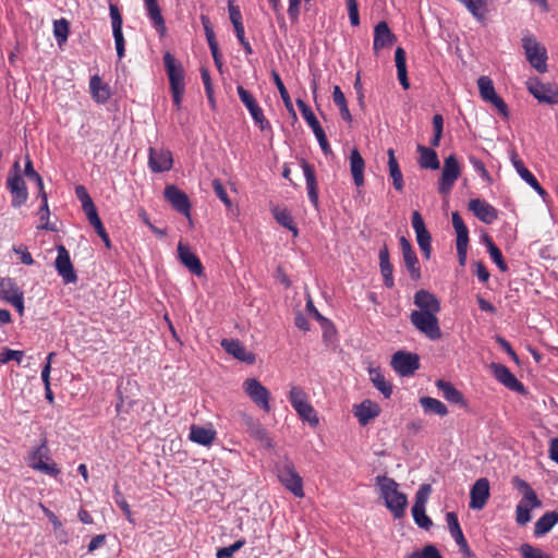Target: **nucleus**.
<instances>
[{
  "label": "nucleus",
  "mask_w": 558,
  "mask_h": 558,
  "mask_svg": "<svg viewBox=\"0 0 558 558\" xmlns=\"http://www.w3.org/2000/svg\"><path fill=\"white\" fill-rule=\"evenodd\" d=\"M376 484L380 489V496L384 498L386 507L396 519L402 518L405 513L408 499L403 493L399 492L398 483L386 475H379L376 477Z\"/></svg>",
  "instance_id": "1"
},
{
  "label": "nucleus",
  "mask_w": 558,
  "mask_h": 558,
  "mask_svg": "<svg viewBox=\"0 0 558 558\" xmlns=\"http://www.w3.org/2000/svg\"><path fill=\"white\" fill-rule=\"evenodd\" d=\"M163 63L169 77L172 101L174 107L179 110L185 92L184 70L182 64L178 62L170 52L163 56Z\"/></svg>",
  "instance_id": "2"
},
{
  "label": "nucleus",
  "mask_w": 558,
  "mask_h": 558,
  "mask_svg": "<svg viewBox=\"0 0 558 558\" xmlns=\"http://www.w3.org/2000/svg\"><path fill=\"white\" fill-rule=\"evenodd\" d=\"M289 401L303 421L308 422L314 427L318 425L319 421L316 411L308 402L307 395L303 388L292 386L289 392Z\"/></svg>",
  "instance_id": "3"
},
{
  "label": "nucleus",
  "mask_w": 558,
  "mask_h": 558,
  "mask_svg": "<svg viewBox=\"0 0 558 558\" xmlns=\"http://www.w3.org/2000/svg\"><path fill=\"white\" fill-rule=\"evenodd\" d=\"M436 313L412 312V325L430 340H439L442 336Z\"/></svg>",
  "instance_id": "4"
},
{
  "label": "nucleus",
  "mask_w": 558,
  "mask_h": 558,
  "mask_svg": "<svg viewBox=\"0 0 558 558\" xmlns=\"http://www.w3.org/2000/svg\"><path fill=\"white\" fill-rule=\"evenodd\" d=\"M239 425L240 427L250 434L256 441H258L265 448H272V440L267 432V429L262 425V423L256 420L254 416L241 412L239 414Z\"/></svg>",
  "instance_id": "5"
},
{
  "label": "nucleus",
  "mask_w": 558,
  "mask_h": 558,
  "mask_svg": "<svg viewBox=\"0 0 558 558\" xmlns=\"http://www.w3.org/2000/svg\"><path fill=\"white\" fill-rule=\"evenodd\" d=\"M14 173H10L7 179V187L12 195V206L14 208L21 207L28 199V191L26 183L20 174V163L15 161L13 165Z\"/></svg>",
  "instance_id": "6"
},
{
  "label": "nucleus",
  "mask_w": 558,
  "mask_h": 558,
  "mask_svg": "<svg viewBox=\"0 0 558 558\" xmlns=\"http://www.w3.org/2000/svg\"><path fill=\"white\" fill-rule=\"evenodd\" d=\"M522 46L530 64L539 73H545L547 71V52L545 47L539 45L532 36L524 37L522 39Z\"/></svg>",
  "instance_id": "7"
},
{
  "label": "nucleus",
  "mask_w": 558,
  "mask_h": 558,
  "mask_svg": "<svg viewBox=\"0 0 558 558\" xmlns=\"http://www.w3.org/2000/svg\"><path fill=\"white\" fill-rule=\"evenodd\" d=\"M480 95L484 101L490 102L504 118L509 117V108L505 100L496 94L490 77L482 75L477 80Z\"/></svg>",
  "instance_id": "8"
},
{
  "label": "nucleus",
  "mask_w": 558,
  "mask_h": 558,
  "mask_svg": "<svg viewBox=\"0 0 558 558\" xmlns=\"http://www.w3.org/2000/svg\"><path fill=\"white\" fill-rule=\"evenodd\" d=\"M526 88L539 102L547 105L558 104L557 84L543 83L537 77H534L526 82Z\"/></svg>",
  "instance_id": "9"
},
{
  "label": "nucleus",
  "mask_w": 558,
  "mask_h": 558,
  "mask_svg": "<svg viewBox=\"0 0 558 558\" xmlns=\"http://www.w3.org/2000/svg\"><path fill=\"white\" fill-rule=\"evenodd\" d=\"M48 461H50L49 449L45 440L39 447L31 452L29 466L41 473L57 476L60 473V470L56 463H49Z\"/></svg>",
  "instance_id": "10"
},
{
  "label": "nucleus",
  "mask_w": 558,
  "mask_h": 558,
  "mask_svg": "<svg viewBox=\"0 0 558 558\" xmlns=\"http://www.w3.org/2000/svg\"><path fill=\"white\" fill-rule=\"evenodd\" d=\"M243 390L248 398L262 410L269 412L270 410V392L256 378H247L243 383Z\"/></svg>",
  "instance_id": "11"
},
{
  "label": "nucleus",
  "mask_w": 558,
  "mask_h": 558,
  "mask_svg": "<svg viewBox=\"0 0 558 558\" xmlns=\"http://www.w3.org/2000/svg\"><path fill=\"white\" fill-rule=\"evenodd\" d=\"M236 92H238L239 98L241 99L243 105L246 107V109L250 111L254 122L259 126V129L262 131L269 130L270 123L265 118L263 109L258 106L254 96L241 85H239L236 87Z\"/></svg>",
  "instance_id": "12"
},
{
  "label": "nucleus",
  "mask_w": 558,
  "mask_h": 558,
  "mask_svg": "<svg viewBox=\"0 0 558 558\" xmlns=\"http://www.w3.org/2000/svg\"><path fill=\"white\" fill-rule=\"evenodd\" d=\"M278 478L281 484L295 497H303V481L291 462L286 463L278 471Z\"/></svg>",
  "instance_id": "13"
},
{
  "label": "nucleus",
  "mask_w": 558,
  "mask_h": 558,
  "mask_svg": "<svg viewBox=\"0 0 558 558\" xmlns=\"http://www.w3.org/2000/svg\"><path fill=\"white\" fill-rule=\"evenodd\" d=\"M411 223L416 235V242L424 257L428 259L432 254V235L429 231L426 229L424 219L420 211L414 210L412 213Z\"/></svg>",
  "instance_id": "14"
},
{
  "label": "nucleus",
  "mask_w": 558,
  "mask_h": 558,
  "mask_svg": "<svg viewBox=\"0 0 558 558\" xmlns=\"http://www.w3.org/2000/svg\"><path fill=\"white\" fill-rule=\"evenodd\" d=\"M460 173L461 170L456 156H448L444 161V168L438 186L439 193L448 194L451 191L454 182L460 177Z\"/></svg>",
  "instance_id": "15"
},
{
  "label": "nucleus",
  "mask_w": 558,
  "mask_h": 558,
  "mask_svg": "<svg viewBox=\"0 0 558 558\" xmlns=\"http://www.w3.org/2000/svg\"><path fill=\"white\" fill-rule=\"evenodd\" d=\"M58 255L54 262V267L58 275L62 278L65 284L75 283L77 275L71 262L70 253L64 245L57 246Z\"/></svg>",
  "instance_id": "16"
},
{
  "label": "nucleus",
  "mask_w": 558,
  "mask_h": 558,
  "mask_svg": "<svg viewBox=\"0 0 558 558\" xmlns=\"http://www.w3.org/2000/svg\"><path fill=\"white\" fill-rule=\"evenodd\" d=\"M391 366L399 375L409 376L418 369L420 360L414 353L398 351L392 355Z\"/></svg>",
  "instance_id": "17"
},
{
  "label": "nucleus",
  "mask_w": 558,
  "mask_h": 558,
  "mask_svg": "<svg viewBox=\"0 0 558 558\" xmlns=\"http://www.w3.org/2000/svg\"><path fill=\"white\" fill-rule=\"evenodd\" d=\"M163 195L178 213L186 218L191 217V202L186 193L174 185H168L165 187Z\"/></svg>",
  "instance_id": "18"
},
{
  "label": "nucleus",
  "mask_w": 558,
  "mask_h": 558,
  "mask_svg": "<svg viewBox=\"0 0 558 558\" xmlns=\"http://www.w3.org/2000/svg\"><path fill=\"white\" fill-rule=\"evenodd\" d=\"M173 159L172 154L163 148H149L148 167L151 172L159 173L169 171L172 168Z\"/></svg>",
  "instance_id": "19"
},
{
  "label": "nucleus",
  "mask_w": 558,
  "mask_h": 558,
  "mask_svg": "<svg viewBox=\"0 0 558 558\" xmlns=\"http://www.w3.org/2000/svg\"><path fill=\"white\" fill-rule=\"evenodd\" d=\"M109 11L111 17L113 38L116 43L117 56L119 60H121L125 53V40L122 33L123 19L116 4H110Z\"/></svg>",
  "instance_id": "20"
},
{
  "label": "nucleus",
  "mask_w": 558,
  "mask_h": 558,
  "mask_svg": "<svg viewBox=\"0 0 558 558\" xmlns=\"http://www.w3.org/2000/svg\"><path fill=\"white\" fill-rule=\"evenodd\" d=\"M109 11L111 17L113 38L116 43L117 56L119 60H121L125 53V40L122 33L123 19L116 4H110Z\"/></svg>",
  "instance_id": "21"
},
{
  "label": "nucleus",
  "mask_w": 558,
  "mask_h": 558,
  "mask_svg": "<svg viewBox=\"0 0 558 558\" xmlns=\"http://www.w3.org/2000/svg\"><path fill=\"white\" fill-rule=\"evenodd\" d=\"M492 369L495 378L505 385L508 389L523 393L525 392V388L521 381L517 379V377L510 372V369L498 363L492 364Z\"/></svg>",
  "instance_id": "22"
},
{
  "label": "nucleus",
  "mask_w": 558,
  "mask_h": 558,
  "mask_svg": "<svg viewBox=\"0 0 558 558\" xmlns=\"http://www.w3.org/2000/svg\"><path fill=\"white\" fill-rule=\"evenodd\" d=\"M469 209L475 215L477 219L486 225L493 223L498 218L497 209L487 202L480 198L471 199L469 202Z\"/></svg>",
  "instance_id": "23"
},
{
  "label": "nucleus",
  "mask_w": 558,
  "mask_h": 558,
  "mask_svg": "<svg viewBox=\"0 0 558 558\" xmlns=\"http://www.w3.org/2000/svg\"><path fill=\"white\" fill-rule=\"evenodd\" d=\"M397 41L396 35L387 22H379L374 28L373 49L377 53L380 49L391 47Z\"/></svg>",
  "instance_id": "24"
},
{
  "label": "nucleus",
  "mask_w": 558,
  "mask_h": 558,
  "mask_svg": "<svg viewBox=\"0 0 558 558\" xmlns=\"http://www.w3.org/2000/svg\"><path fill=\"white\" fill-rule=\"evenodd\" d=\"M470 508L481 510L489 498V482L483 477L475 482L470 492Z\"/></svg>",
  "instance_id": "25"
},
{
  "label": "nucleus",
  "mask_w": 558,
  "mask_h": 558,
  "mask_svg": "<svg viewBox=\"0 0 558 558\" xmlns=\"http://www.w3.org/2000/svg\"><path fill=\"white\" fill-rule=\"evenodd\" d=\"M178 255L180 262L195 276L201 277L204 272V267L201 259L194 254L190 247L182 242L178 245Z\"/></svg>",
  "instance_id": "26"
},
{
  "label": "nucleus",
  "mask_w": 558,
  "mask_h": 558,
  "mask_svg": "<svg viewBox=\"0 0 558 558\" xmlns=\"http://www.w3.org/2000/svg\"><path fill=\"white\" fill-rule=\"evenodd\" d=\"M221 347L227 353L239 361L247 364H253L255 362V354L247 351L238 339H222Z\"/></svg>",
  "instance_id": "27"
},
{
  "label": "nucleus",
  "mask_w": 558,
  "mask_h": 558,
  "mask_svg": "<svg viewBox=\"0 0 558 558\" xmlns=\"http://www.w3.org/2000/svg\"><path fill=\"white\" fill-rule=\"evenodd\" d=\"M301 167H302L305 182H306L308 199L315 208H318V206H319L318 183L316 180L314 168L306 160H302Z\"/></svg>",
  "instance_id": "28"
},
{
  "label": "nucleus",
  "mask_w": 558,
  "mask_h": 558,
  "mask_svg": "<svg viewBox=\"0 0 558 558\" xmlns=\"http://www.w3.org/2000/svg\"><path fill=\"white\" fill-rule=\"evenodd\" d=\"M414 304L420 308L416 312L436 313L440 312V302L435 294L427 290H418L414 294Z\"/></svg>",
  "instance_id": "29"
},
{
  "label": "nucleus",
  "mask_w": 558,
  "mask_h": 558,
  "mask_svg": "<svg viewBox=\"0 0 558 558\" xmlns=\"http://www.w3.org/2000/svg\"><path fill=\"white\" fill-rule=\"evenodd\" d=\"M353 413L356 416L359 423L362 426H365L369 423L371 420L379 415L380 408L376 402L366 399L354 407Z\"/></svg>",
  "instance_id": "30"
},
{
  "label": "nucleus",
  "mask_w": 558,
  "mask_h": 558,
  "mask_svg": "<svg viewBox=\"0 0 558 558\" xmlns=\"http://www.w3.org/2000/svg\"><path fill=\"white\" fill-rule=\"evenodd\" d=\"M511 161L519 175L539 195H545L546 191L541 186L534 174L524 166L517 153H512Z\"/></svg>",
  "instance_id": "31"
},
{
  "label": "nucleus",
  "mask_w": 558,
  "mask_h": 558,
  "mask_svg": "<svg viewBox=\"0 0 558 558\" xmlns=\"http://www.w3.org/2000/svg\"><path fill=\"white\" fill-rule=\"evenodd\" d=\"M436 387L441 391L442 397L450 403L466 407L463 395L449 381L438 379Z\"/></svg>",
  "instance_id": "32"
},
{
  "label": "nucleus",
  "mask_w": 558,
  "mask_h": 558,
  "mask_svg": "<svg viewBox=\"0 0 558 558\" xmlns=\"http://www.w3.org/2000/svg\"><path fill=\"white\" fill-rule=\"evenodd\" d=\"M147 14L157 32L163 36L167 27L157 0H144Z\"/></svg>",
  "instance_id": "33"
},
{
  "label": "nucleus",
  "mask_w": 558,
  "mask_h": 558,
  "mask_svg": "<svg viewBox=\"0 0 558 558\" xmlns=\"http://www.w3.org/2000/svg\"><path fill=\"white\" fill-rule=\"evenodd\" d=\"M147 14L157 32L163 36L167 27L157 0H144Z\"/></svg>",
  "instance_id": "34"
},
{
  "label": "nucleus",
  "mask_w": 558,
  "mask_h": 558,
  "mask_svg": "<svg viewBox=\"0 0 558 558\" xmlns=\"http://www.w3.org/2000/svg\"><path fill=\"white\" fill-rule=\"evenodd\" d=\"M364 168L365 161L360 151L354 148L350 154V170L356 186L364 184Z\"/></svg>",
  "instance_id": "35"
},
{
  "label": "nucleus",
  "mask_w": 558,
  "mask_h": 558,
  "mask_svg": "<svg viewBox=\"0 0 558 558\" xmlns=\"http://www.w3.org/2000/svg\"><path fill=\"white\" fill-rule=\"evenodd\" d=\"M558 523V507L545 512L535 523L534 535L536 537L547 534Z\"/></svg>",
  "instance_id": "36"
},
{
  "label": "nucleus",
  "mask_w": 558,
  "mask_h": 558,
  "mask_svg": "<svg viewBox=\"0 0 558 558\" xmlns=\"http://www.w3.org/2000/svg\"><path fill=\"white\" fill-rule=\"evenodd\" d=\"M452 226L457 233L456 247L462 251L469 244V229L458 211L452 213Z\"/></svg>",
  "instance_id": "37"
},
{
  "label": "nucleus",
  "mask_w": 558,
  "mask_h": 558,
  "mask_svg": "<svg viewBox=\"0 0 558 558\" xmlns=\"http://www.w3.org/2000/svg\"><path fill=\"white\" fill-rule=\"evenodd\" d=\"M378 257H379L380 272L384 278V284L387 288H392L395 286V280H393V276H392L393 267L389 259V251H388L387 246H384L383 248L379 250Z\"/></svg>",
  "instance_id": "38"
},
{
  "label": "nucleus",
  "mask_w": 558,
  "mask_h": 558,
  "mask_svg": "<svg viewBox=\"0 0 558 558\" xmlns=\"http://www.w3.org/2000/svg\"><path fill=\"white\" fill-rule=\"evenodd\" d=\"M89 89L93 99L98 104H105L110 98V89L104 84L98 75H93L89 80Z\"/></svg>",
  "instance_id": "39"
},
{
  "label": "nucleus",
  "mask_w": 558,
  "mask_h": 558,
  "mask_svg": "<svg viewBox=\"0 0 558 558\" xmlns=\"http://www.w3.org/2000/svg\"><path fill=\"white\" fill-rule=\"evenodd\" d=\"M23 291L19 288L14 279L12 278H2L0 280V298L11 303L16 298L23 296Z\"/></svg>",
  "instance_id": "40"
},
{
  "label": "nucleus",
  "mask_w": 558,
  "mask_h": 558,
  "mask_svg": "<svg viewBox=\"0 0 558 558\" xmlns=\"http://www.w3.org/2000/svg\"><path fill=\"white\" fill-rule=\"evenodd\" d=\"M417 153L420 154L418 165L423 169L437 170L440 166L437 153L423 145H417Z\"/></svg>",
  "instance_id": "41"
},
{
  "label": "nucleus",
  "mask_w": 558,
  "mask_h": 558,
  "mask_svg": "<svg viewBox=\"0 0 558 558\" xmlns=\"http://www.w3.org/2000/svg\"><path fill=\"white\" fill-rule=\"evenodd\" d=\"M368 374L375 388L378 389L385 398H390L392 393V386L388 380H386L381 369L379 367H369Z\"/></svg>",
  "instance_id": "42"
},
{
  "label": "nucleus",
  "mask_w": 558,
  "mask_h": 558,
  "mask_svg": "<svg viewBox=\"0 0 558 558\" xmlns=\"http://www.w3.org/2000/svg\"><path fill=\"white\" fill-rule=\"evenodd\" d=\"M216 437L213 428H205L198 425H192L190 428V439L202 446H209Z\"/></svg>",
  "instance_id": "43"
},
{
  "label": "nucleus",
  "mask_w": 558,
  "mask_h": 558,
  "mask_svg": "<svg viewBox=\"0 0 558 558\" xmlns=\"http://www.w3.org/2000/svg\"><path fill=\"white\" fill-rule=\"evenodd\" d=\"M395 61L397 68L398 80L404 89H409L410 83L407 71V53L403 48L398 47L395 51Z\"/></svg>",
  "instance_id": "44"
},
{
  "label": "nucleus",
  "mask_w": 558,
  "mask_h": 558,
  "mask_svg": "<svg viewBox=\"0 0 558 558\" xmlns=\"http://www.w3.org/2000/svg\"><path fill=\"white\" fill-rule=\"evenodd\" d=\"M388 155V168H389V175L392 179L393 187L397 191L403 190V175L400 170L398 160L395 156V150L392 148H389L387 151Z\"/></svg>",
  "instance_id": "45"
},
{
  "label": "nucleus",
  "mask_w": 558,
  "mask_h": 558,
  "mask_svg": "<svg viewBox=\"0 0 558 558\" xmlns=\"http://www.w3.org/2000/svg\"><path fill=\"white\" fill-rule=\"evenodd\" d=\"M512 485L522 494L521 501H530L533 505H542V501L538 499L536 493L526 481L514 476L512 478Z\"/></svg>",
  "instance_id": "46"
},
{
  "label": "nucleus",
  "mask_w": 558,
  "mask_h": 558,
  "mask_svg": "<svg viewBox=\"0 0 558 558\" xmlns=\"http://www.w3.org/2000/svg\"><path fill=\"white\" fill-rule=\"evenodd\" d=\"M420 404L424 412L427 414H437L439 416H446L448 414L447 407L438 399L432 397H422Z\"/></svg>",
  "instance_id": "47"
},
{
  "label": "nucleus",
  "mask_w": 558,
  "mask_h": 558,
  "mask_svg": "<svg viewBox=\"0 0 558 558\" xmlns=\"http://www.w3.org/2000/svg\"><path fill=\"white\" fill-rule=\"evenodd\" d=\"M271 77H272V81H274L276 87L278 88V92L280 94V97L284 104L287 111L289 113H291L293 117H295V110L293 108L291 97H290L279 73L276 70L271 71Z\"/></svg>",
  "instance_id": "48"
},
{
  "label": "nucleus",
  "mask_w": 558,
  "mask_h": 558,
  "mask_svg": "<svg viewBox=\"0 0 558 558\" xmlns=\"http://www.w3.org/2000/svg\"><path fill=\"white\" fill-rule=\"evenodd\" d=\"M446 522L450 532V535L456 541L457 545H463L466 542L463 532L461 530L458 517L454 512H448L446 514Z\"/></svg>",
  "instance_id": "49"
},
{
  "label": "nucleus",
  "mask_w": 558,
  "mask_h": 558,
  "mask_svg": "<svg viewBox=\"0 0 558 558\" xmlns=\"http://www.w3.org/2000/svg\"><path fill=\"white\" fill-rule=\"evenodd\" d=\"M272 215H274V218L276 219V221L280 226L292 231L294 235H298V228H296V226L293 221V218L288 209L276 207L272 210Z\"/></svg>",
  "instance_id": "50"
},
{
  "label": "nucleus",
  "mask_w": 558,
  "mask_h": 558,
  "mask_svg": "<svg viewBox=\"0 0 558 558\" xmlns=\"http://www.w3.org/2000/svg\"><path fill=\"white\" fill-rule=\"evenodd\" d=\"M39 196L41 198V205H40L39 213H38L39 219H40V225L37 227V229L47 230V231H57L56 226L53 223L49 222L50 211H49V207H48L47 193L43 192V194Z\"/></svg>",
  "instance_id": "51"
},
{
  "label": "nucleus",
  "mask_w": 558,
  "mask_h": 558,
  "mask_svg": "<svg viewBox=\"0 0 558 558\" xmlns=\"http://www.w3.org/2000/svg\"><path fill=\"white\" fill-rule=\"evenodd\" d=\"M332 99L336 106L340 110L341 118L348 122L352 121V116L350 113V110L348 108L347 99L344 94L342 93L341 88L336 85L333 86L332 90Z\"/></svg>",
  "instance_id": "52"
},
{
  "label": "nucleus",
  "mask_w": 558,
  "mask_h": 558,
  "mask_svg": "<svg viewBox=\"0 0 558 558\" xmlns=\"http://www.w3.org/2000/svg\"><path fill=\"white\" fill-rule=\"evenodd\" d=\"M542 505H533L530 501H519L515 508V521L519 525H525L531 521V510Z\"/></svg>",
  "instance_id": "53"
},
{
  "label": "nucleus",
  "mask_w": 558,
  "mask_h": 558,
  "mask_svg": "<svg viewBox=\"0 0 558 558\" xmlns=\"http://www.w3.org/2000/svg\"><path fill=\"white\" fill-rule=\"evenodd\" d=\"M487 248L490 258L500 269V271L505 272L508 270V265L504 259L501 251L495 245L493 240L489 236H486Z\"/></svg>",
  "instance_id": "54"
},
{
  "label": "nucleus",
  "mask_w": 558,
  "mask_h": 558,
  "mask_svg": "<svg viewBox=\"0 0 558 558\" xmlns=\"http://www.w3.org/2000/svg\"><path fill=\"white\" fill-rule=\"evenodd\" d=\"M75 195L82 203V208L84 213L87 215L97 210L92 197L89 196L87 190L83 185H77L75 187Z\"/></svg>",
  "instance_id": "55"
},
{
  "label": "nucleus",
  "mask_w": 558,
  "mask_h": 558,
  "mask_svg": "<svg viewBox=\"0 0 558 558\" xmlns=\"http://www.w3.org/2000/svg\"><path fill=\"white\" fill-rule=\"evenodd\" d=\"M87 219L89 223L94 227L96 233L101 238L105 245L109 248L111 246L110 238L105 230V227L98 216L97 210L87 215Z\"/></svg>",
  "instance_id": "56"
},
{
  "label": "nucleus",
  "mask_w": 558,
  "mask_h": 558,
  "mask_svg": "<svg viewBox=\"0 0 558 558\" xmlns=\"http://www.w3.org/2000/svg\"><path fill=\"white\" fill-rule=\"evenodd\" d=\"M70 33V23L65 19L56 20L53 22V35L59 45L66 41Z\"/></svg>",
  "instance_id": "57"
},
{
  "label": "nucleus",
  "mask_w": 558,
  "mask_h": 558,
  "mask_svg": "<svg viewBox=\"0 0 558 558\" xmlns=\"http://www.w3.org/2000/svg\"><path fill=\"white\" fill-rule=\"evenodd\" d=\"M402 256L411 278L415 281L418 280L421 278V270L418 267V259L415 252L408 253Z\"/></svg>",
  "instance_id": "58"
},
{
  "label": "nucleus",
  "mask_w": 558,
  "mask_h": 558,
  "mask_svg": "<svg viewBox=\"0 0 558 558\" xmlns=\"http://www.w3.org/2000/svg\"><path fill=\"white\" fill-rule=\"evenodd\" d=\"M412 515L415 523L425 530H428L433 522L425 513V506L413 505L412 507Z\"/></svg>",
  "instance_id": "59"
},
{
  "label": "nucleus",
  "mask_w": 558,
  "mask_h": 558,
  "mask_svg": "<svg viewBox=\"0 0 558 558\" xmlns=\"http://www.w3.org/2000/svg\"><path fill=\"white\" fill-rule=\"evenodd\" d=\"M24 174L29 180H33L36 183V185L38 187V194L41 195L43 192H45L44 181H43V178L40 177V174L34 169L33 162H32L29 156L26 157Z\"/></svg>",
  "instance_id": "60"
},
{
  "label": "nucleus",
  "mask_w": 558,
  "mask_h": 558,
  "mask_svg": "<svg viewBox=\"0 0 558 558\" xmlns=\"http://www.w3.org/2000/svg\"><path fill=\"white\" fill-rule=\"evenodd\" d=\"M462 4L465 5V8L469 10V12L477 20L482 21L484 19V13L482 12V9L486 7V0H458Z\"/></svg>",
  "instance_id": "61"
},
{
  "label": "nucleus",
  "mask_w": 558,
  "mask_h": 558,
  "mask_svg": "<svg viewBox=\"0 0 558 558\" xmlns=\"http://www.w3.org/2000/svg\"><path fill=\"white\" fill-rule=\"evenodd\" d=\"M113 492H114V501H116V504L121 508V510L123 511V513L126 517L128 521L130 523H134V520L132 518V511H131L130 505L125 500L123 494L120 492V488H119L118 485H114Z\"/></svg>",
  "instance_id": "62"
},
{
  "label": "nucleus",
  "mask_w": 558,
  "mask_h": 558,
  "mask_svg": "<svg viewBox=\"0 0 558 558\" xmlns=\"http://www.w3.org/2000/svg\"><path fill=\"white\" fill-rule=\"evenodd\" d=\"M405 558H442L434 545H427L422 550H415Z\"/></svg>",
  "instance_id": "63"
},
{
  "label": "nucleus",
  "mask_w": 558,
  "mask_h": 558,
  "mask_svg": "<svg viewBox=\"0 0 558 558\" xmlns=\"http://www.w3.org/2000/svg\"><path fill=\"white\" fill-rule=\"evenodd\" d=\"M245 545V539L241 538L238 539L235 543H233L230 546L219 548L217 550L216 557L217 558H231L235 551L241 549Z\"/></svg>",
  "instance_id": "64"
}]
</instances>
